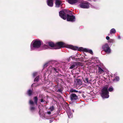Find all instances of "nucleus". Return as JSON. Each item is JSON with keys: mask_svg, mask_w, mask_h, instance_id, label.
Returning <instances> with one entry per match:
<instances>
[{"mask_svg": "<svg viewBox=\"0 0 123 123\" xmlns=\"http://www.w3.org/2000/svg\"><path fill=\"white\" fill-rule=\"evenodd\" d=\"M108 85H105L101 90V95L104 98H107L109 97V92L108 91Z\"/></svg>", "mask_w": 123, "mask_h": 123, "instance_id": "nucleus-1", "label": "nucleus"}, {"mask_svg": "<svg viewBox=\"0 0 123 123\" xmlns=\"http://www.w3.org/2000/svg\"><path fill=\"white\" fill-rule=\"evenodd\" d=\"M67 14H72V12L67 10L64 9L62 10V11H60L59 12V15L60 16L64 19H66Z\"/></svg>", "mask_w": 123, "mask_h": 123, "instance_id": "nucleus-2", "label": "nucleus"}, {"mask_svg": "<svg viewBox=\"0 0 123 123\" xmlns=\"http://www.w3.org/2000/svg\"><path fill=\"white\" fill-rule=\"evenodd\" d=\"M90 4L86 1H83L79 5L80 7L82 8L88 9L90 7Z\"/></svg>", "mask_w": 123, "mask_h": 123, "instance_id": "nucleus-3", "label": "nucleus"}, {"mask_svg": "<svg viewBox=\"0 0 123 123\" xmlns=\"http://www.w3.org/2000/svg\"><path fill=\"white\" fill-rule=\"evenodd\" d=\"M103 50L107 53H109L111 52V50L108 44L106 43L103 45L102 47Z\"/></svg>", "mask_w": 123, "mask_h": 123, "instance_id": "nucleus-4", "label": "nucleus"}, {"mask_svg": "<svg viewBox=\"0 0 123 123\" xmlns=\"http://www.w3.org/2000/svg\"><path fill=\"white\" fill-rule=\"evenodd\" d=\"M65 43L62 42H58L55 44V49H58L65 46Z\"/></svg>", "mask_w": 123, "mask_h": 123, "instance_id": "nucleus-5", "label": "nucleus"}, {"mask_svg": "<svg viewBox=\"0 0 123 123\" xmlns=\"http://www.w3.org/2000/svg\"><path fill=\"white\" fill-rule=\"evenodd\" d=\"M41 44V42L40 40H36L33 43L32 46L34 48H38L40 47Z\"/></svg>", "mask_w": 123, "mask_h": 123, "instance_id": "nucleus-6", "label": "nucleus"}, {"mask_svg": "<svg viewBox=\"0 0 123 123\" xmlns=\"http://www.w3.org/2000/svg\"><path fill=\"white\" fill-rule=\"evenodd\" d=\"M69 14H67V20L68 21H71L73 22L75 21V16L72 15H70Z\"/></svg>", "mask_w": 123, "mask_h": 123, "instance_id": "nucleus-7", "label": "nucleus"}, {"mask_svg": "<svg viewBox=\"0 0 123 123\" xmlns=\"http://www.w3.org/2000/svg\"><path fill=\"white\" fill-rule=\"evenodd\" d=\"M68 47L70 49L74 50H78L80 51H83V48L82 47L78 48L76 46H74L72 45H70Z\"/></svg>", "mask_w": 123, "mask_h": 123, "instance_id": "nucleus-8", "label": "nucleus"}, {"mask_svg": "<svg viewBox=\"0 0 123 123\" xmlns=\"http://www.w3.org/2000/svg\"><path fill=\"white\" fill-rule=\"evenodd\" d=\"M70 99L72 101L76 100L78 99L77 96L75 93H72L70 96Z\"/></svg>", "mask_w": 123, "mask_h": 123, "instance_id": "nucleus-9", "label": "nucleus"}, {"mask_svg": "<svg viewBox=\"0 0 123 123\" xmlns=\"http://www.w3.org/2000/svg\"><path fill=\"white\" fill-rule=\"evenodd\" d=\"M47 5L49 6L52 7L53 6V0H47Z\"/></svg>", "mask_w": 123, "mask_h": 123, "instance_id": "nucleus-10", "label": "nucleus"}, {"mask_svg": "<svg viewBox=\"0 0 123 123\" xmlns=\"http://www.w3.org/2000/svg\"><path fill=\"white\" fill-rule=\"evenodd\" d=\"M68 2L71 4H75L78 2V0H67Z\"/></svg>", "mask_w": 123, "mask_h": 123, "instance_id": "nucleus-11", "label": "nucleus"}, {"mask_svg": "<svg viewBox=\"0 0 123 123\" xmlns=\"http://www.w3.org/2000/svg\"><path fill=\"white\" fill-rule=\"evenodd\" d=\"M48 44L51 47H53L54 49H55V44L52 42H48Z\"/></svg>", "mask_w": 123, "mask_h": 123, "instance_id": "nucleus-12", "label": "nucleus"}, {"mask_svg": "<svg viewBox=\"0 0 123 123\" xmlns=\"http://www.w3.org/2000/svg\"><path fill=\"white\" fill-rule=\"evenodd\" d=\"M55 4L56 6L57 7H59V6L61 5V2L60 0H55Z\"/></svg>", "mask_w": 123, "mask_h": 123, "instance_id": "nucleus-13", "label": "nucleus"}, {"mask_svg": "<svg viewBox=\"0 0 123 123\" xmlns=\"http://www.w3.org/2000/svg\"><path fill=\"white\" fill-rule=\"evenodd\" d=\"M98 73L100 74L103 73L104 71L100 67H98Z\"/></svg>", "mask_w": 123, "mask_h": 123, "instance_id": "nucleus-14", "label": "nucleus"}, {"mask_svg": "<svg viewBox=\"0 0 123 123\" xmlns=\"http://www.w3.org/2000/svg\"><path fill=\"white\" fill-rule=\"evenodd\" d=\"M33 92L31 89L29 90L27 92V94L29 96L32 95Z\"/></svg>", "mask_w": 123, "mask_h": 123, "instance_id": "nucleus-15", "label": "nucleus"}, {"mask_svg": "<svg viewBox=\"0 0 123 123\" xmlns=\"http://www.w3.org/2000/svg\"><path fill=\"white\" fill-rule=\"evenodd\" d=\"M76 84L77 85H81L82 84V82L80 79H77V80Z\"/></svg>", "mask_w": 123, "mask_h": 123, "instance_id": "nucleus-16", "label": "nucleus"}, {"mask_svg": "<svg viewBox=\"0 0 123 123\" xmlns=\"http://www.w3.org/2000/svg\"><path fill=\"white\" fill-rule=\"evenodd\" d=\"M33 99L36 105H37V101L38 98L37 96H36L34 97L33 98Z\"/></svg>", "mask_w": 123, "mask_h": 123, "instance_id": "nucleus-17", "label": "nucleus"}, {"mask_svg": "<svg viewBox=\"0 0 123 123\" xmlns=\"http://www.w3.org/2000/svg\"><path fill=\"white\" fill-rule=\"evenodd\" d=\"M83 80L86 83L89 84L90 83V82L89 81L88 79L87 78H84L83 79Z\"/></svg>", "mask_w": 123, "mask_h": 123, "instance_id": "nucleus-18", "label": "nucleus"}, {"mask_svg": "<svg viewBox=\"0 0 123 123\" xmlns=\"http://www.w3.org/2000/svg\"><path fill=\"white\" fill-rule=\"evenodd\" d=\"M116 32V31L114 28L111 29L110 31V33L111 34L115 33Z\"/></svg>", "mask_w": 123, "mask_h": 123, "instance_id": "nucleus-19", "label": "nucleus"}, {"mask_svg": "<svg viewBox=\"0 0 123 123\" xmlns=\"http://www.w3.org/2000/svg\"><path fill=\"white\" fill-rule=\"evenodd\" d=\"M69 91L71 92H78V91L73 89H71Z\"/></svg>", "mask_w": 123, "mask_h": 123, "instance_id": "nucleus-20", "label": "nucleus"}, {"mask_svg": "<svg viewBox=\"0 0 123 123\" xmlns=\"http://www.w3.org/2000/svg\"><path fill=\"white\" fill-rule=\"evenodd\" d=\"M119 80V78L118 76H116L115 78L113 80L114 81H118Z\"/></svg>", "mask_w": 123, "mask_h": 123, "instance_id": "nucleus-21", "label": "nucleus"}, {"mask_svg": "<svg viewBox=\"0 0 123 123\" xmlns=\"http://www.w3.org/2000/svg\"><path fill=\"white\" fill-rule=\"evenodd\" d=\"M76 65L75 63H74L70 66V67L69 68L70 69H73L74 68Z\"/></svg>", "mask_w": 123, "mask_h": 123, "instance_id": "nucleus-22", "label": "nucleus"}, {"mask_svg": "<svg viewBox=\"0 0 123 123\" xmlns=\"http://www.w3.org/2000/svg\"><path fill=\"white\" fill-rule=\"evenodd\" d=\"M52 69L54 71V72L59 74L58 71L57 70V69L54 67L52 68Z\"/></svg>", "mask_w": 123, "mask_h": 123, "instance_id": "nucleus-23", "label": "nucleus"}, {"mask_svg": "<svg viewBox=\"0 0 123 123\" xmlns=\"http://www.w3.org/2000/svg\"><path fill=\"white\" fill-rule=\"evenodd\" d=\"M113 88L112 86H110L108 89V91L110 92H111L113 91Z\"/></svg>", "mask_w": 123, "mask_h": 123, "instance_id": "nucleus-24", "label": "nucleus"}, {"mask_svg": "<svg viewBox=\"0 0 123 123\" xmlns=\"http://www.w3.org/2000/svg\"><path fill=\"white\" fill-rule=\"evenodd\" d=\"M35 107L33 106H31L30 108V110L31 111H33L35 110Z\"/></svg>", "mask_w": 123, "mask_h": 123, "instance_id": "nucleus-25", "label": "nucleus"}, {"mask_svg": "<svg viewBox=\"0 0 123 123\" xmlns=\"http://www.w3.org/2000/svg\"><path fill=\"white\" fill-rule=\"evenodd\" d=\"M39 78V76H37L34 79V82H37L38 81Z\"/></svg>", "mask_w": 123, "mask_h": 123, "instance_id": "nucleus-26", "label": "nucleus"}, {"mask_svg": "<svg viewBox=\"0 0 123 123\" xmlns=\"http://www.w3.org/2000/svg\"><path fill=\"white\" fill-rule=\"evenodd\" d=\"M49 109L51 111H52L54 109V107L53 105L51 107H49Z\"/></svg>", "mask_w": 123, "mask_h": 123, "instance_id": "nucleus-27", "label": "nucleus"}, {"mask_svg": "<svg viewBox=\"0 0 123 123\" xmlns=\"http://www.w3.org/2000/svg\"><path fill=\"white\" fill-rule=\"evenodd\" d=\"M29 103L31 105H33L34 104V102L31 100H29Z\"/></svg>", "mask_w": 123, "mask_h": 123, "instance_id": "nucleus-28", "label": "nucleus"}, {"mask_svg": "<svg viewBox=\"0 0 123 123\" xmlns=\"http://www.w3.org/2000/svg\"><path fill=\"white\" fill-rule=\"evenodd\" d=\"M37 86V84L36 83H34L31 86L36 87Z\"/></svg>", "mask_w": 123, "mask_h": 123, "instance_id": "nucleus-29", "label": "nucleus"}, {"mask_svg": "<svg viewBox=\"0 0 123 123\" xmlns=\"http://www.w3.org/2000/svg\"><path fill=\"white\" fill-rule=\"evenodd\" d=\"M54 82H55L57 84V85H58L59 84V81L57 79H56L54 81Z\"/></svg>", "mask_w": 123, "mask_h": 123, "instance_id": "nucleus-30", "label": "nucleus"}, {"mask_svg": "<svg viewBox=\"0 0 123 123\" xmlns=\"http://www.w3.org/2000/svg\"><path fill=\"white\" fill-rule=\"evenodd\" d=\"M88 52L90 53L92 55H93V52L91 50L88 49Z\"/></svg>", "mask_w": 123, "mask_h": 123, "instance_id": "nucleus-31", "label": "nucleus"}, {"mask_svg": "<svg viewBox=\"0 0 123 123\" xmlns=\"http://www.w3.org/2000/svg\"><path fill=\"white\" fill-rule=\"evenodd\" d=\"M48 46L46 45H44L43 46V49H45L46 48H47Z\"/></svg>", "mask_w": 123, "mask_h": 123, "instance_id": "nucleus-32", "label": "nucleus"}, {"mask_svg": "<svg viewBox=\"0 0 123 123\" xmlns=\"http://www.w3.org/2000/svg\"><path fill=\"white\" fill-rule=\"evenodd\" d=\"M48 63H45L44 65V67L45 68L46 67H47L48 66Z\"/></svg>", "mask_w": 123, "mask_h": 123, "instance_id": "nucleus-33", "label": "nucleus"}, {"mask_svg": "<svg viewBox=\"0 0 123 123\" xmlns=\"http://www.w3.org/2000/svg\"><path fill=\"white\" fill-rule=\"evenodd\" d=\"M62 90L61 88H60L58 89L57 91V92H62Z\"/></svg>", "mask_w": 123, "mask_h": 123, "instance_id": "nucleus-34", "label": "nucleus"}, {"mask_svg": "<svg viewBox=\"0 0 123 123\" xmlns=\"http://www.w3.org/2000/svg\"><path fill=\"white\" fill-rule=\"evenodd\" d=\"M46 102L45 101V100H43V99H41L40 100V102Z\"/></svg>", "mask_w": 123, "mask_h": 123, "instance_id": "nucleus-35", "label": "nucleus"}, {"mask_svg": "<svg viewBox=\"0 0 123 123\" xmlns=\"http://www.w3.org/2000/svg\"><path fill=\"white\" fill-rule=\"evenodd\" d=\"M88 49H83V51H84L87 52H88Z\"/></svg>", "mask_w": 123, "mask_h": 123, "instance_id": "nucleus-36", "label": "nucleus"}, {"mask_svg": "<svg viewBox=\"0 0 123 123\" xmlns=\"http://www.w3.org/2000/svg\"><path fill=\"white\" fill-rule=\"evenodd\" d=\"M72 57V56H71L69 57L67 59V61H69L70 60L71 57Z\"/></svg>", "mask_w": 123, "mask_h": 123, "instance_id": "nucleus-37", "label": "nucleus"}, {"mask_svg": "<svg viewBox=\"0 0 123 123\" xmlns=\"http://www.w3.org/2000/svg\"><path fill=\"white\" fill-rule=\"evenodd\" d=\"M106 39L107 40H109L110 39V37L108 36H107L106 37Z\"/></svg>", "mask_w": 123, "mask_h": 123, "instance_id": "nucleus-38", "label": "nucleus"}, {"mask_svg": "<svg viewBox=\"0 0 123 123\" xmlns=\"http://www.w3.org/2000/svg\"><path fill=\"white\" fill-rule=\"evenodd\" d=\"M110 42L112 43L113 41V40L112 39H110Z\"/></svg>", "mask_w": 123, "mask_h": 123, "instance_id": "nucleus-39", "label": "nucleus"}, {"mask_svg": "<svg viewBox=\"0 0 123 123\" xmlns=\"http://www.w3.org/2000/svg\"><path fill=\"white\" fill-rule=\"evenodd\" d=\"M47 113L49 114H50L51 113V112L50 111H49L48 112H47Z\"/></svg>", "mask_w": 123, "mask_h": 123, "instance_id": "nucleus-40", "label": "nucleus"}, {"mask_svg": "<svg viewBox=\"0 0 123 123\" xmlns=\"http://www.w3.org/2000/svg\"><path fill=\"white\" fill-rule=\"evenodd\" d=\"M53 122L52 120H49V123H51Z\"/></svg>", "mask_w": 123, "mask_h": 123, "instance_id": "nucleus-41", "label": "nucleus"}, {"mask_svg": "<svg viewBox=\"0 0 123 123\" xmlns=\"http://www.w3.org/2000/svg\"><path fill=\"white\" fill-rule=\"evenodd\" d=\"M36 73H34L33 74V76H34V77H35V76L36 75Z\"/></svg>", "mask_w": 123, "mask_h": 123, "instance_id": "nucleus-42", "label": "nucleus"}, {"mask_svg": "<svg viewBox=\"0 0 123 123\" xmlns=\"http://www.w3.org/2000/svg\"><path fill=\"white\" fill-rule=\"evenodd\" d=\"M71 58L72 59H75L74 57H73L72 56V57H71Z\"/></svg>", "mask_w": 123, "mask_h": 123, "instance_id": "nucleus-43", "label": "nucleus"}, {"mask_svg": "<svg viewBox=\"0 0 123 123\" xmlns=\"http://www.w3.org/2000/svg\"><path fill=\"white\" fill-rule=\"evenodd\" d=\"M83 58H82V59L81 60V62H83L84 61V60H83Z\"/></svg>", "mask_w": 123, "mask_h": 123, "instance_id": "nucleus-44", "label": "nucleus"}, {"mask_svg": "<svg viewBox=\"0 0 123 123\" xmlns=\"http://www.w3.org/2000/svg\"><path fill=\"white\" fill-rule=\"evenodd\" d=\"M77 59V60H79L80 58H78L77 59Z\"/></svg>", "mask_w": 123, "mask_h": 123, "instance_id": "nucleus-45", "label": "nucleus"}, {"mask_svg": "<svg viewBox=\"0 0 123 123\" xmlns=\"http://www.w3.org/2000/svg\"><path fill=\"white\" fill-rule=\"evenodd\" d=\"M58 85H55V87H57V86Z\"/></svg>", "mask_w": 123, "mask_h": 123, "instance_id": "nucleus-46", "label": "nucleus"}, {"mask_svg": "<svg viewBox=\"0 0 123 123\" xmlns=\"http://www.w3.org/2000/svg\"><path fill=\"white\" fill-rule=\"evenodd\" d=\"M79 92L80 93H81V92H80V91H79Z\"/></svg>", "mask_w": 123, "mask_h": 123, "instance_id": "nucleus-47", "label": "nucleus"}, {"mask_svg": "<svg viewBox=\"0 0 123 123\" xmlns=\"http://www.w3.org/2000/svg\"><path fill=\"white\" fill-rule=\"evenodd\" d=\"M96 0H94V1H96Z\"/></svg>", "mask_w": 123, "mask_h": 123, "instance_id": "nucleus-48", "label": "nucleus"}, {"mask_svg": "<svg viewBox=\"0 0 123 123\" xmlns=\"http://www.w3.org/2000/svg\"><path fill=\"white\" fill-rule=\"evenodd\" d=\"M84 57L85 58V56H84Z\"/></svg>", "mask_w": 123, "mask_h": 123, "instance_id": "nucleus-49", "label": "nucleus"}]
</instances>
